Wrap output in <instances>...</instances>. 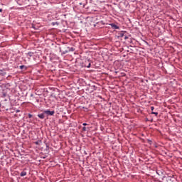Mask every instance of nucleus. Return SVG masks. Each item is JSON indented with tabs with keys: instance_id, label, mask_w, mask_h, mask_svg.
Segmentation results:
<instances>
[{
	"instance_id": "1",
	"label": "nucleus",
	"mask_w": 182,
	"mask_h": 182,
	"mask_svg": "<svg viewBox=\"0 0 182 182\" xmlns=\"http://www.w3.org/2000/svg\"><path fill=\"white\" fill-rule=\"evenodd\" d=\"M86 90H87L88 93H93L95 90H97V86L89 84L86 88Z\"/></svg>"
},
{
	"instance_id": "2",
	"label": "nucleus",
	"mask_w": 182,
	"mask_h": 182,
	"mask_svg": "<svg viewBox=\"0 0 182 182\" xmlns=\"http://www.w3.org/2000/svg\"><path fill=\"white\" fill-rule=\"evenodd\" d=\"M174 180H176V178H174L173 176H171L166 175L163 176L162 178V181L164 182H173Z\"/></svg>"
},
{
	"instance_id": "3",
	"label": "nucleus",
	"mask_w": 182,
	"mask_h": 182,
	"mask_svg": "<svg viewBox=\"0 0 182 182\" xmlns=\"http://www.w3.org/2000/svg\"><path fill=\"white\" fill-rule=\"evenodd\" d=\"M75 48L73 47H67V48L62 52L61 55H66V53H69V52H74Z\"/></svg>"
},
{
	"instance_id": "4",
	"label": "nucleus",
	"mask_w": 182,
	"mask_h": 182,
	"mask_svg": "<svg viewBox=\"0 0 182 182\" xmlns=\"http://www.w3.org/2000/svg\"><path fill=\"white\" fill-rule=\"evenodd\" d=\"M45 114H47V116H53L55 114V111H50L49 109L45 110L43 112Z\"/></svg>"
},
{
	"instance_id": "5",
	"label": "nucleus",
	"mask_w": 182,
	"mask_h": 182,
	"mask_svg": "<svg viewBox=\"0 0 182 182\" xmlns=\"http://www.w3.org/2000/svg\"><path fill=\"white\" fill-rule=\"evenodd\" d=\"M6 75V69L0 70V76H5Z\"/></svg>"
},
{
	"instance_id": "6",
	"label": "nucleus",
	"mask_w": 182,
	"mask_h": 182,
	"mask_svg": "<svg viewBox=\"0 0 182 182\" xmlns=\"http://www.w3.org/2000/svg\"><path fill=\"white\" fill-rule=\"evenodd\" d=\"M109 25L112 29H120V27L114 23H110Z\"/></svg>"
},
{
	"instance_id": "7",
	"label": "nucleus",
	"mask_w": 182,
	"mask_h": 182,
	"mask_svg": "<svg viewBox=\"0 0 182 182\" xmlns=\"http://www.w3.org/2000/svg\"><path fill=\"white\" fill-rule=\"evenodd\" d=\"M85 63L87 64L84 65L85 68H90L92 64L90 63V61H89V60H85Z\"/></svg>"
},
{
	"instance_id": "8",
	"label": "nucleus",
	"mask_w": 182,
	"mask_h": 182,
	"mask_svg": "<svg viewBox=\"0 0 182 182\" xmlns=\"http://www.w3.org/2000/svg\"><path fill=\"white\" fill-rule=\"evenodd\" d=\"M124 33H126V31H121L118 33V38H123L124 37Z\"/></svg>"
},
{
	"instance_id": "9",
	"label": "nucleus",
	"mask_w": 182,
	"mask_h": 182,
	"mask_svg": "<svg viewBox=\"0 0 182 182\" xmlns=\"http://www.w3.org/2000/svg\"><path fill=\"white\" fill-rule=\"evenodd\" d=\"M38 117H39V119H45V114L43 113L38 114Z\"/></svg>"
},
{
	"instance_id": "10",
	"label": "nucleus",
	"mask_w": 182,
	"mask_h": 182,
	"mask_svg": "<svg viewBox=\"0 0 182 182\" xmlns=\"http://www.w3.org/2000/svg\"><path fill=\"white\" fill-rule=\"evenodd\" d=\"M18 5L22 6L23 5V0H16Z\"/></svg>"
},
{
	"instance_id": "11",
	"label": "nucleus",
	"mask_w": 182,
	"mask_h": 182,
	"mask_svg": "<svg viewBox=\"0 0 182 182\" xmlns=\"http://www.w3.org/2000/svg\"><path fill=\"white\" fill-rule=\"evenodd\" d=\"M26 174H27L26 171H23L21 172L20 176H21V177H25V176H26Z\"/></svg>"
},
{
	"instance_id": "12",
	"label": "nucleus",
	"mask_w": 182,
	"mask_h": 182,
	"mask_svg": "<svg viewBox=\"0 0 182 182\" xmlns=\"http://www.w3.org/2000/svg\"><path fill=\"white\" fill-rule=\"evenodd\" d=\"M20 69H21V70H26L28 67H26V65H20Z\"/></svg>"
},
{
	"instance_id": "13",
	"label": "nucleus",
	"mask_w": 182,
	"mask_h": 182,
	"mask_svg": "<svg viewBox=\"0 0 182 182\" xmlns=\"http://www.w3.org/2000/svg\"><path fill=\"white\" fill-rule=\"evenodd\" d=\"M89 130V127H82V132H87Z\"/></svg>"
},
{
	"instance_id": "14",
	"label": "nucleus",
	"mask_w": 182,
	"mask_h": 182,
	"mask_svg": "<svg viewBox=\"0 0 182 182\" xmlns=\"http://www.w3.org/2000/svg\"><path fill=\"white\" fill-rule=\"evenodd\" d=\"M28 56H30V58H32V56H33V52H28Z\"/></svg>"
},
{
	"instance_id": "15",
	"label": "nucleus",
	"mask_w": 182,
	"mask_h": 182,
	"mask_svg": "<svg viewBox=\"0 0 182 182\" xmlns=\"http://www.w3.org/2000/svg\"><path fill=\"white\" fill-rule=\"evenodd\" d=\"M151 114H155V116H158L159 115V112H152Z\"/></svg>"
},
{
	"instance_id": "16",
	"label": "nucleus",
	"mask_w": 182,
	"mask_h": 182,
	"mask_svg": "<svg viewBox=\"0 0 182 182\" xmlns=\"http://www.w3.org/2000/svg\"><path fill=\"white\" fill-rule=\"evenodd\" d=\"M2 97H6V92H3Z\"/></svg>"
},
{
	"instance_id": "17",
	"label": "nucleus",
	"mask_w": 182,
	"mask_h": 182,
	"mask_svg": "<svg viewBox=\"0 0 182 182\" xmlns=\"http://www.w3.org/2000/svg\"><path fill=\"white\" fill-rule=\"evenodd\" d=\"M40 141H35L34 144H36L38 146V145H39V142H40Z\"/></svg>"
},
{
	"instance_id": "18",
	"label": "nucleus",
	"mask_w": 182,
	"mask_h": 182,
	"mask_svg": "<svg viewBox=\"0 0 182 182\" xmlns=\"http://www.w3.org/2000/svg\"><path fill=\"white\" fill-rule=\"evenodd\" d=\"M33 117V115L31 114H28V118L31 119V117Z\"/></svg>"
},
{
	"instance_id": "19",
	"label": "nucleus",
	"mask_w": 182,
	"mask_h": 182,
	"mask_svg": "<svg viewBox=\"0 0 182 182\" xmlns=\"http://www.w3.org/2000/svg\"><path fill=\"white\" fill-rule=\"evenodd\" d=\"M124 39H129V37H127V36L126 35H124Z\"/></svg>"
},
{
	"instance_id": "20",
	"label": "nucleus",
	"mask_w": 182,
	"mask_h": 182,
	"mask_svg": "<svg viewBox=\"0 0 182 182\" xmlns=\"http://www.w3.org/2000/svg\"><path fill=\"white\" fill-rule=\"evenodd\" d=\"M151 110L153 112V110H154V107H151Z\"/></svg>"
},
{
	"instance_id": "21",
	"label": "nucleus",
	"mask_w": 182,
	"mask_h": 182,
	"mask_svg": "<svg viewBox=\"0 0 182 182\" xmlns=\"http://www.w3.org/2000/svg\"><path fill=\"white\" fill-rule=\"evenodd\" d=\"M19 112H21V110H19V109L16 110V113H19Z\"/></svg>"
},
{
	"instance_id": "22",
	"label": "nucleus",
	"mask_w": 182,
	"mask_h": 182,
	"mask_svg": "<svg viewBox=\"0 0 182 182\" xmlns=\"http://www.w3.org/2000/svg\"><path fill=\"white\" fill-rule=\"evenodd\" d=\"M88 125V124H87V123H83L82 124V126H87Z\"/></svg>"
},
{
	"instance_id": "23",
	"label": "nucleus",
	"mask_w": 182,
	"mask_h": 182,
	"mask_svg": "<svg viewBox=\"0 0 182 182\" xmlns=\"http://www.w3.org/2000/svg\"><path fill=\"white\" fill-rule=\"evenodd\" d=\"M0 12L1 13L4 12V10L2 9H0Z\"/></svg>"
},
{
	"instance_id": "24",
	"label": "nucleus",
	"mask_w": 182,
	"mask_h": 182,
	"mask_svg": "<svg viewBox=\"0 0 182 182\" xmlns=\"http://www.w3.org/2000/svg\"><path fill=\"white\" fill-rule=\"evenodd\" d=\"M60 52H62V48H59Z\"/></svg>"
},
{
	"instance_id": "25",
	"label": "nucleus",
	"mask_w": 182,
	"mask_h": 182,
	"mask_svg": "<svg viewBox=\"0 0 182 182\" xmlns=\"http://www.w3.org/2000/svg\"><path fill=\"white\" fill-rule=\"evenodd\" d=\"M31 97L33 96V94H31Z\"/></svg>"
},
{
	"instance_id": "26",
	"label": "nucleus",
	"mask_w": 182,
	"mask_h": 182,
	"mask_svg": "<svg viewBox=\"0 0 182 182\" xmlns=\"http://www.w3.org/2000/svg\"><path fill=\"white\" fill-rule=\"evenodd\" d=\"M37 102H39V100H37Z\"/></svg>"
},
{
	"instance_id": "27",
	"label": "nucleus",
	"mask_w": 182,
	"mask_h": 182,
	"mask_svg": "<svg viewBox=\"0 0 182 182\" xmlns=\"http://www.w3.org/2000/svg\"><path fill=\"white\" fill-rule=\"evenodd\" d=\"M1 102H0V107H1Z\"/></svg>"
},
{
	"instance_id": "28",
	"label": "nucleus",
	"mask_w": 182,
	"mask_h": 182,
	"mask_svg": "<svg viewBox=\"0 0 182 182\" xmlns=\"http://www.w3.org/2000/svg\"><path fill=\"white\" fill-rule=\"evenodd\" d=\"M80 5H82V3H80Z\"/></svg>"
}]
</instances>
